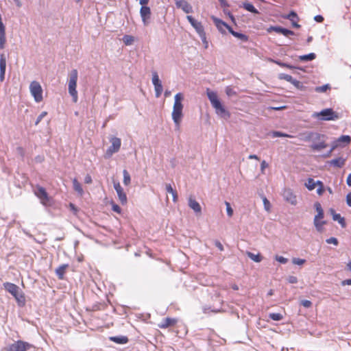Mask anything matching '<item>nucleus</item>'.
<instances>
[{
    "label": "nucleus",
    "instance_id": "nucleus-62",
    "mask_svg": "<svg viewBox=\"0 0 351 351\" xmlns=\"http://www.w3.org/2000/svg\"><path fill=\"white\" fill-rule=\"evenodd\" d=\"M220 3V5L224 9L230 6V4L228 3L227 0H218Z\"/></svg>",
    "mask_w": 351,
    "mask_h": 351
},
{
    "label": "nucleus",
    "instance_id": "nucleus-33",
    "mask_svg": "<svg viewBox=\"0 0 351 351\" xmlns=\"http://www.w3.org/2000/svg\"><path fill=\"white\" fill-rule=\"evenodd\" d=\"M73 189L77 192L78 194L82 195L84 193V190L82 189V186L81 184L78 182L77 178H73Z\"/></svg>",
    "mask_w": 351,
    "mask_h": 351
},
{
    "label": "nucleus",
    "instance_id": "nucleus-23",
    "mask_svg": "<svg viewBox=\"0 0 351 351\" xmlns=\"http://www.w3.org/2000/svg\"><path fill=\"white\" fill-rule=\"evenodd\" d=\"M230 34L234 37L239 39L242 42H247L249 40V36L242 32H236L232 27H230Z\"/></svg>",
    "mask_w": 351,
    "mask_h": 351
},
{
    "label": "nucleus",
    "instance_id": "nucleus-40",
    "mask_svg": "<svg viewBox=\"0 0 351 351\" xmlns=\"http://www.w3.org/2000/svg\"><path fill=\"white\" fill-rule=\"evenodd\" d=\"M123 42L124 43V44L127 46L128 45H131L134 40V37L131 36V35H128V34H125L123 36Z\"/></svg>",
    "mask_w": 351,
    "mask_h": 351
},
{
    "label": "nucleus",
    "instance_id": "nucleus-45",
    "mask_svg": "<svg viewBox=\"0 0 351 351\" xmlns=\"http://www.w3.org/2000/svg\"><path fill=\"white\" fill-rule=\"evenodd\" d=\"M154 86L155 90V96L156 97H159L163 91L162 84V83L159 84H155Z\"/></svg>",
    "mask_w": 351,
    "mask_h": 351
},
{
    "label": "nucleus",
    "instance_id": "nucleus-47",
    "mask_svg": "<svg viewBox=\"0 0 351 351\" xmlns=\"http://www.w3.org/2000/svg\"><path fill=\"white\" fill-rule=\"evenodd\" d=\"M198 35H199L202 43L204 45V48L207 49L208 47V43L206 39V32H202L201 34H199Z\"/></svg>",
    "mask_w": 351,
    "mask_h": 351
},
{
    "label": "nucleus",
    "instance_id": "nucleus-44",
    "mask_svg": "<svg viewBox=\"0 0 351 351\" xmlns=\"http://www.w3.org/2000/svg\"><path fill=\"white\" fill-rule=\"evenodd\" d=\"M278 78L279 80H285L290 82L291 84L292 83L293 80H294V78H293L291 75H290L289 74H286V73H279Z\"/></svg>",
    "mask_w": 351,
    "mask_h": 351
},
{
    "label": "nucleus",
    "instance_id": "nucleus-28",
    "mask_svg": "<svg viewBox=\"0 0 351 351\" xmlns=\"http://www.w3.org/2000/svg\"><path fill=\"white\" fill-rule=\"evenodd\" d=\"M316 58V54L313 52L309 53L308 54L300 55L298 56V59L300 61L302 62H311Z\"/></svg>",
    "mask_w": 351,
    "mask_h": 351
},
{
    "label": "nucleus",
    "instance_id": "nucleus-48",
    "mask_svg": "<svg viewBox=\"0 0 351 351\" xmlns=\"http://www.w3.org/2000/svg\"><path fill=\"white\" fill-rule=\"evenodd\" d=\"M223 12L225 14H226L229 17V19H230V21H232V23H234V25H237L236 19L230 10L223 9Z\"/></svg>",
    "mask_w": 351,
    "mask_h": 351
},
{
    "label": "nucleus",
    "instance_id": "nucleus-7",
    "mask_svg": "<svg viewBox=\"0 0 351 351\" xmlns=\"http://www.w3.org/2000/svg\"><path fill=\"white\" fill-rule=\"evenodd\" d=\"M111 145L106 149L104 157L108 159L110 158L114 154L117 153L121 145V138L112 136L110 138Z\"/></svg>",
    "mask_w": 351,
    "mask_h": 351
},
{
    "label": "nucleus",
    "instance_id": "nucleus-42",
    "mask_svg": "<svg viewBox=\"0 0 351 351\" xmlns=\"http://www.w3.org/2000/svg\"><path fill=\"white\" fill-rule=\"evenodd\" d=\"M330 89V86L329 84H325L322 86H316L315 88V91L317 93H325L328 90Z\"/></svg>",
    "mask_w": 351,
    "mask_h": 351
},
{
    "label": "nucleus",
    "instance_id": "nucleus-10",
    "mask_svg": "<svg viewBox=\"0 0 351 351\" xmlns=\"http://www.w3.org/2000/svg\"><path fill=\"white\" fill-rule=\"evenodd\" d=\"M267 32L268 33H271L272 32H275L277 34H282L285 36H293L295 35V32L291 29H289L286 27L280 26V25H271L267 29Z\"/></svg>",
    "mask_w": 351,
    "mask_h": 351
},
{
    "label": "nucleus",
    "instance_id": "nucleus-54",
    "mask_svg": "<svg viewBox=\"0 0 351 351\" xmlns=\"http://www.w3.org/2000/svg\"><path fill=\"white\" fill-rule=\"evenodd\" d=\"M225 204L226 206V213H227L228 216L232 217L234 211H233L232 208L231 207L230 204L228 202H226Z\"/></svg>",
    "mask_w": 351,
    "mask_h": 351
},
{
    "label": "nucleus",
    "instance_id": "nucleus-14",
    "mask_svg": "<svg viewBox=\"0 0 351 351\" xmlns=\"http://www.w3.org/2000/svg\"><path fill=\"white\" fill-rule=\"evenodd\" d=\"M284 18L289 20L291 22L292 27L294 28H300L301 26L298 23V21L300 20L299 16L295 11L291 10L289 14L284 16Z\"/></svg>",
    "mask_w": 351,
    "mask_h": 351
},
{
    "label": "nucleus",
    "instance_id": "nucleus-17",
    "mask_svg": "<svg viewBox=\"0 0 351 351\" xmlns=\"http://www.w3.org/2000/svg\"><path fill=\"white\" fill-rule=\"evenodd\" d=\"M6 71V57L4 53L0 54V81L2 82L5 80Z\"/></svg>",
    "mask_w": 351,
    "mask_h": 351
},
{
    "label": "nucleus",
    "instance_id": "nucleus-38",
    "mask_svg": "<svg viewBox=\"0 0 351 351\" xmlns=\"http://www.w3.org/2000/svg\"><path fill=\"white\" fill-rule=\"evenodd\" d=\"M271 136L274 138H276V137L290 138V137H291V136L290 134L283 132H281V131H278V130L272 131L271 132Z\"/></svg>",
    "mask_w": 351,
    "mask_h": 351
},
{
    "label": "nucleus",
    "instance_id": "nucleus-26",
    "mask_svg": "<svg viewBox=\"0 0 351 351\" xmlns=\"http://www.w3.org/2000/svg\"><path fill=\"white\" fill-rule=\"evenodd\" d=\"M314 208L317 211V214L315 215L314 219H322L324 217V212L322 207L321 204L319 202L314 203Z\"/></svg>",
    "mask_w": 351,
    "mask_h": 351
},
{
    "label": "nucleus",
    "instance_id": "nucleus-60",
    "mask_svg": "<svg viewBox=\"0 0 351 351\" xmlns=\"http://www.w3.org/2000/svg\"><path fill=\"white\" fill-rule=\"evenodd\" d=\"M346 204L351 207V192H349L346 197Z\"/></svg>",
    "mask_w": 351,
    "mask_h": 351
},
{
    "label": "nucleus",
    "instance_id": "nucleus-50",
    "mask_svg": "<svg viewBox=\"0 0 351 351\" xmlns=\"http://www.w3.org/2000/svg\"><path fill=\"white\" fill-rule=\"evenodd\" d=\"M263 202L265 210L267 211H269L271 209V203L265 196L263 197Z\"/></svg>",
    "mask_w": 351,
    "mask_h": 351
},
{
    "label": "nucleus",
    "instance_id": "nucleus-31",
    "mask_svg": "<svg viewBox=\"0 0 351 351\" xmlns=\"http://www.w3.org/2000/svg\"><path fill=\"white\" fill-rule=\"evenodd\" d=\"M176 8L182 9L186 14L193 12L192 6L184 0L180 3V6H176Z\"/></svg>",
    "mask_w": 351,
    "mask_h": 351
},
{
    "label": "nucleus",
    "instance_id": "nucleus-35",
    "mask_svg": "<svg viewBox=\"0 0 351 351\" xmlns=\"http://www.w3.org/2000/svg\"><path fill=\"white\" fill-rule=\"evenodd\" d=\"M333 221H337L341 228H344L346 227V219L343 217H341V215L339 213H337V215H334Z\"/></svg>",
    "mask_w": 351,
    "mask_h": 351
},
{
    "label": "nucleus",
    "instance_id": "nucleus-15",
    "mask_svg": "<svg viewBox=\"0 0 351 351\" xmlns=\"http://www.w3.org/2000/svg\"><path fill=\"white\" fill-rule=\"evenodd\" d=\"M114 189L117 193L121 203L123 205L126 204L128 200L126 193L124 192L123 189L121 187L119 182H114Z\"/></svg>",
    "mask_w": 351,
    "mask_h": 351
},
{
    "label": "nucleus",
    "instance_id": "nucleus-29",
    "mask_svg": "<svg viewBox=\"0 0 351 351\" xmlns=\"http://www.w3.org/2000/svg\"><path fill=\"white\" fill-rule=\"evenodd\" d=\"M337 140L340 146L345 147L350 143L351 136L350 135H341Z\"/></svg>",
    "mask_w": 351,
    "mask_h": 351
},
{
    "label": "nucleus",
    "instance_id": "nucleus-59",
    "mask_svg": "<svg viewBox=\"0 0 351 351\" xmlns=\"http://www.w3.org/2000/svg\"><path fill=\"white\" fill-rule=\"evenodd\" d=\"M340 146L339 143L337 142V140H335L332 141L331 146H330V152H333L337 147Z\"/></svg>",
    "mask_w": 351,
    "mask_h": 351
},
{
    "label": "nucleus",
    "instance_id": "nucleus-20",
    "mask_svg": "<svg viewBox=\"0 0 351 351\" xmlns=\"http://www.w3.org/2000/svg\"><path fill=\"white\" fill-rule=\"evenodd\" d=\"M109 340L120 345L126 344L129 341L128 337L125 335L111 336L109 337Z\"/></svg>",
    "mask_w": 351,
    "mask_h": 351
},
{
    "label": "nucleus",
    "instance_id": "nucleus-24",
    "mask_svg": "<svg viewBox=\"0 0 351 351\" xmlns=\"http://www.w3.org/2000/svg\"><path fill=\"white\" fill-rule=\"evenodd\" d=\"M240 7L254 14L259 13L258 10L254 6V5L248 1L243 2Z\"/></svg>",
    "mask_w": 351,
    "mask_h": 351
},
{
    "label": "nucleus",
    "instance_id": "nucleus-2",
    "mask_svg": "<svg viewBox=\"0 0 351 351\" xmlns=\"http://www.w3.org/2000/svg\"><path fill=\"white\" fill-rule=\"evenodd\" d=\"M326 138L327 136L324 134L311 131L307 132L304 140L305 141L312 142L310 146L312 150L319 152L328 147V144L326 142Z\"/></svg>",
    "mask_w": 351,
    "mask_h": 351
},
{
    "label": "nucleus",
    "instance_id": "nucleus-34",
    "mask_svg": "<svg viewBox=\"0 0 351 351\" xmlns=\"http://www.w3.org/2000/svg\"><path fill=\"white\" fill-rule=\"evenodd\" d=\"M247 255L251 260H252L255 263H260L263 260V256L260 253L254 254L251 252H247Z\"/></svg>",
    "mask_w": 351,
    "mask_h": 351
},
{
    "label": "nucleus",
    "instance_id": "nucleus-8",
    "mask_svg": "<svg viewBox=\"0 0 351 351\" xmlns=\"http://www.w3.org/2000/svg\"><path fill=\"white\" fill-rule=\"evenodd\" d=\"M29 90L36 102L38 103L43 100V88L39 82L36 81L32 82L29 85Z\"/></svg>",
    "mask_w": 351,
    "mask_h": 351
},
{
    "label": "nucleus",
    "instance_id": "nucleus-16",
    "mask_svg": "<svg viewBox=\"0 0 351 351\" xmlns=\"http://www.w3.org/2000/svg\"><path fill=\"white\" fill-rule=\"evenodd\" d=\"M284 199L290 203L291 205H296L297 204V198L296 196L293 194L291 189H285L283 193Z\"/></svg>",
    "mask_w": 351,
    "mask_h": 351
},
{
    "label": "nucleus",
    "instance_id": "nucleus-46",
    "mask_svg": "<svg viewBox=\"0 0 351 351\" xmlns=\"http://www.w3.org/2000/svg\"><path fill=\"white\" fill-rule=\"evenodd\" d=\"M152 82L153 85L159 84L162 83L160 80L159 79V76L158 75V73L156 71H152Z\"/></svg>",
    "mask_w": 351,
    "mask_h": 351
},
{
    "label": "nucleus",
    "instance_id": "nucleus-41",
    "mask_svg": "<svg viewBox=\"0 0 351 351\" xmlns=\"http://www.w3.org/2000/svg\"><path fill=\"white\" fill-rule=\"evenodd\" d=\"M297 89L302 91L306 90V86H304L303 84L297 80L296 79H294L291 83Z\"/></svg>",
    "mask_w": 351,
    "mask_h": 351
},
{
    "label": "nucleus",
    "instance_id": "nucleus-6",
    "mask_svg": "<svg viewBox=\"0 0 351 351\" xmlns=\"http://www.w3.org/2000/svg\"><path fill=\"white\" fill-rule=\"evenodd\" d=\"M69 77H70L68 84L69 93L73 97V100L76 101L77 99V91L76 87L78 77V72L77 69L71 70Z\"/></svg>",
    "mask_w": 351,
    "mask_h": 351
},
{
    "label": "nucleus",
    "instance_id": "nucleus-18",
    "mask_svg": "<svg viewBox=\"0 0 351 351\" xmlns=\"http://www.w3.org/2000/svg\"><path fill=\"white\" fill-rule=\"evenodd\" d=\"M346 161V158H343V157H337L332 159L330 161H328L327 163L330 166H332L336 168H341L344 166Z\"/></svg>",
    "mask_w": 351,
    "mask_h": 351
},
{
    "label": "nucleus",
    "instance_id": "nucleus-49",
    "mask_svg": "<svg viewBox=\"0 0 351 351\" xmlns=\"http://www.w3.org/2000/svg\"><path fill=\"white\" fill-rule=\"evenodd\" d=\"M326 243L328 244H333L335 246L339 245V240L336 237H330L326 239Z\"/></svg>",
    "mask_w": 351,
    "mask_h": 351
},
{
    "label": "nucleus",
    "instance_id": "nucleus-21",
    "mask_svg": "<svg viewBox=\"0 0 351 351\" xmlns=\"http://www.w3.org/2000/svg\"><path fill=\"white\" fill-rule=\"evenodd\" d=\"M5 42H6L5 27L2 21V19H1L0 20V49H4Z\"/></svg>",
    "mask_w": 351,
    "mask_h": 351
},
{
    "label": "nucleus",
    "instance_id": "nucleus-12",
    "mask_svg": "<svg viewBox=\"0 0 351 351\" xmlns=\"http://www.w3.org/2000/svg\"><path fill=\"white\" fill-rule=\"evenodd\" d=\"M35 195L40 199L41 203L43 205L49 200V196L43 186L38 185L36 191H35Z\"/></svg>",
    "mask_w": 351,
    "mask_h": 351
},
{
    "label": "nucleus",
    "instance_id": "nucleus-30",
    "mask_svg": "<svg viewBox=\"0 0 351 351\" xmlns=\"http://www.w3.org/2000/svg\"><path fill=\"white\" fill-rule=\"evenodd\" d=\"M68 264H62L56 269V274L57 275L58 278L60 280L64 279L65 270L68 267Z\"/></svg>",
    "mask_w": 351,
    "mask_h": 351
},
{
    "label": "nucleus",
    "instance_id": "nucleus-61",
    "mask_svg": "<svg viewBox=\"0 0 351 351\" xmlns=\"http://www.w3.org/2000/svg\"><path fill=\"white\" fill-rule=\"evenodd\" d=\"M314 20L317 23H322L324 21V16L322 15L317 14V15L315 16Z\"/></svg>",
    "mask_w": 351,
    "mask_h": 351
},
{
    "label": "nucleus",
    "instance_id": "nucleus-22",
    "mask_svg": "<svg viewBox=\"0 0 351 351\" xmlns=\"http://www.w3.org/2000/svg\"><path fill=\"white\" fill-rule=\"evenodd\" d=\"M14 343L16 346V350L17 351H26L27 349L32 347V344L22 340H18Z\"/></svg>",
    "mask_w": 351,
    "mask_h": 351
},
{
    "label": "nucleus",
    "instance_id": "nucleus-36",
    "mask_svg": "<svg viewBox=\"0 0 351 351\" xmlns=\"http://www.w3.org/2000/svg\"><path fill=\"white\" fill-rule=\"evenodd\" d=\"M271 62L276 64L277 65L281 66V67H286L289 69H292L293 68H295L294 65H292L289 63L284 62L281 61L280 60H271Z\"/></svg>",
    "mask_w": 351,
    "mask_h": 351
},
{
    "label": "nucleus",
    "instance_id": "nucleus-51",
    "mask_svg": "<svg viewBox=\"0 0 351 351\" xmlns=\"http://www.w3.org/2000/svg\"><path fill=\"white\" fill-rule=\"evenodd\" d=\"M306 259L304 258H293L292 263L294 265H302L306 263Z\"/></svg>",
    "mask_w": 351,
    "mask_h": 351
},
{
    "label": "nucleus",
    "instance_id": "nucleus-19",
    "mask_svg": "<svg viewBox=\"0 0 351 351\" xmlns=\"http://www.w3.org/2000/svg\"><path fill=\"white\" fill-rule=\"evenodd\" d=\"M189 206L197 214H201L202 207L200 204L192 197L189 198Z\"/></svg>",
    "mask_w": 351,
    "mask_h": 351
},
{
    "label": "nucleus",
    "instance_id": "nucleus-32",
    "mask_svg": "<svg viewBox=\"0 0 351 351\" xmlns=\"http://www.w3.org/2000/svg\"><path fill=\"white\" fill-rule=\"evenodd\" d=\"M165 189L167 193L172 195L173 202H176L178 201V193H177L176 190L173 189L171 184H167L166 186H165Z\"/></svg>",
    "mask_w": 351,
    "mask_h": 351
},
{
    "label": "nucleus",
    "instance_id": "nucleus-4",
    "mask_svg": "<svg viewBox=\"0 0 351 351\" xmlns=\"http://www.w3.org/2000/svg\"><path fill=\"white\" fill-rule=\"evenodd\" d=\"M3 289L10 293L16 300L19 306L23 307L25 305V296L23 291L15 284L6 282L3 284Z\"/></svg>",
    "mask_w": 351,
    "mask_h": 351
},
{
    "label": "nucleus",
    "instance_id": "nucleus-13",
    "mask_svg": "<svg viewBox=\"0 0 351 351\" xmlns=\"http://www.w3.org/2000/svg\"><path fill=\"white\" fill-rule=\"evenodd\" d=\"M186 19L191 24V25L195 29V32H197V34L205 32L204 26L202 25V23L197 21L193 16H186Z\"/></svg>",
    "mask_w": 351,
    "mask_h": 351
},
{
    "label": "nucleus",
    "instance_id": "nucleus-64",
    "mask_svg": "<svg viewBox=\"0 0 351 351\" xmlns=\"http://www.w3.org/2000/svg\"><path fill=\"white\" fill-rule=\"evenodd\" d=\"M93 182V180H92V178L91 176L89 175V174H87L85 177H84V182L86 184H90L92 183Z\"/></svg>",
    "mask_w": 351,
    "mask_h": 351
},
{
    "label": "nucleus",
    "instance_id": "nucleus-53",
    "mask_svg": "<svg viewBox=\"0 0 351 351\" xmlns=\"http://www.w3.org/2000/svg\"><path fill=\"white\" fill-rule=\"evenodd\" d=\"M111 206H112V211H114L118 214H120L121 213V207L112 201L111 202Z\"/></svg>",
    "mask_w": 351,
    "mask_h": 351
},
{
    "label": "nucleus",
    "instance_id": "nucleus-56",
    "mask_svg": "<svg viewBox=\"0 0 351 351\" xmlns=\"http://www.w3.org/2000/svg\"><path fill=\"white\" fill-rule=\"evenodd\" d=\"M300 304L305 308H310L312 306L311 301L308 300H301Z\"/></svg>",
    "mask_w": 351,
    "mask_h": 351
},
{
    "label": "nucleus",
    "instance_id": "nucleus-39",
    "mask_svg": "<svg viewBox=\"0 0 351 351\" xmlns=\"http://www.w3.org/2000/svg\"><path fill=\"white\" fill-rule=\"evenodd\" d=\"M123 183L125 186H128L131 182V177L126 169L123 170Z\"/></svg>",
    "mask_w": 351,
    "mask_h": 351
},
{
    "label": "nucleus",
    "instance_id": "nucleus-25",
    "mask_svg": "<svg viewBox=\"0 0 351 351\" xmlns=\"http://www.w3.org/2000/svg\"><path fill=\"white\" fill-rule=\"evenodd\" d=\"M177 322V320L174 318L165 317L162 319V322L158 325L161 328H166L169 326H172Z\"/></svg>",
    "mask_w": 351,
    "mask_h": 351
},
{
    "label": "nucleus",
    "instance_id": "nucleus-57",
    "mask_svg": "<svg viewBox=\"0 0 351 351\" xmlns=\"http://www.w3.org/2000/svg\"><path fill=\"white\" fill-rule=\"evenodd\" d=\"M226 94L228 96V97H231L232 95H236V92L230 86H227L226 88Z\"/></svg>",
    "mask_w": 351,
    "mask_h": 351
},
{
    "label": "nucleus",
    "instance_id": "nucleus-27",
    "mask_svg": "<svg viewBox=\"0 0 351 351\" xmlns=\"http://www.w3.org/2000/svg\"><path fill=\"white\" fill-rule=\"evenodd\" d=\"M327 223V221L322 220V219H313V224L316 230L322 232L324 230V226Z\"/></svg>",
    "mask_w": 351,
    "mask_h": 351
},
{
    "label": "nucleus",
    "instance_id": "nucleus-43",
    "mask_svg": "<svg viewBox=\"0 0 351 351\" xmlns=\"http://www.w3.org/2000/svg\"><path fill=\"white\" fill-rule=\"evenodd\" d=\"M269 317L274 321H281L283 319V315L280 313H270Z\"/></svg>",
    "mask_w": 351,
    "mask_h": 351
},
{
    "label": "nucleus",
    "instance_id": "nucleus-9",
    "mask_svg": "<svg viewBox=\"0 0 351 351\" xmlns=\"http://www.w3.org/2000/svg\"><path fill=\"white\" fill-rule=\"evenodd\" d=\"M211 19L213 21L214 24L215 25L216 27L217 28L218 31L221 34H226V31L225 28L230 33V27H232L229 24H228L226 22L223 21L221 19L217 18V16H212Z\"/></svg>",
    "mask_w": 351,
    "mask_h": 351
},
{
    "label": "nucleus",
    "instance_id": "nucleus-11",
    "mask_svg": "<svg viewBox=\"0 0 351 351\" xmlns=\"http://www.w3.org/2000/svg\"><path fill=\"white\" fill-rule=\"evenodd\" d=\"M140 15L142 19V22L144 25H147L149 23V20L151 17V9L147 5H141Z\"/></svg>",
    "mask_w": 351,
    "mask_h": 351
},
{
    "label": "nucleus",
    "instance_id": "nucleus-58",
    "mask_svg": "<svg viewBox=\"0 0 351 351\" xmlns=\"http://www.w3.org/2000/svg\"><path fill=\"white\" fill-rule=\"evenodd\" d=\"M287 280L290 284H295L298 282V278L294 276H289Z\"/></svg>",
    "mask_w": 351,
    "mask_h": 351
},
{
    "label": "nucleus",
    "instance_id": "nucleus-3",
    "mask_svg": "<svg viewBox=\"0 0 351 351\" xmlns=\"http://www.w3.org/2000/svg\"><path fill=\"white\" fill-rule=\"evenodd\" d=\"M183 99L184 95L182 93H178L174 96V104L173 106L171 117L175 125L178 127L180 126L182 119L183 117Z\"/></svg>",
    "mask_w": 351,
    "mask_h": 351
},
{
    "label": "nucleus",
    "instance_id": "nucleus-37",
    "mask_svg": "<svg viewBox=\"0 0 351 351\" xmlns=\"http://www.w3.org/2000/svg\"><path fill=\"white\" fill-rule=\"evenodd\" d=\"M304 186L308 191H313L316 187L315 180L313 178H308L304 183Z\"/></svg>",
    "mask_w": 351,
    "mask_h": 351
},
{
    "label": "nucleus",
    "instance_id": "nucleus-52",
    "mask_svg": "<svg viewBox=\"0 0 351 351\" xmlns=\"http://www.w3.org/2000/svg\"><path fill=\"white\" fill-rule=\"evenodd\" d=\"M274 258L276 261L281 264H286L288 262V258L282 256L276 255Z\"/></svg>",
    "mask_w": 351,
    "mask_h": 351
},
{
    "label": "nucleus",
    "instance_id": "nucleus-55",
    "mask_svg": "<svg viewBox=\"0 0 351 351\" xmlns=\"http://www.w3.org/2000/svg\"><path fill=\"white\" fill-rule=\"evenodd\" d=\"M47 114V112H45V111H43L37 117L36 121H35V125H37L40 121Z\"/></svg>",
    "mask_w": 351,
    "mask_h": 351
},
{
    "label": "nucleus",
    "instance_id": "nucleus-5",
    "mask_svg": "<svg viewBox=\"0 0 351 351\" xmlns=\"http://www.w3.org/2000/svg\"><path fill=\"white\" fill-rule=\"evenodd\" d=\"M312 117L319 121H335L339 118L338 113L331 108H324L319 112H315Z\"/></svg>",
    "mask_w": 351,
    "mask_h": 351
},
{
    "label": "nucleus",
    "instance_id": "nucleus-1",
    "mask_svg": "<svg viewBox=\"0 0 351 351\" xmlns=\"http://www.w3.org/2000/svg\"><path fill=\"white\" fill-rule=\"evenodd\" d=\"M206 95L217 116L226 120L228 119L231 114L219 98L217 92L207 88Z\"/></svg>",
    "mask_w": 351,
    "mask_h": 351
},
{
    "label": "nucleus",
    "instance_id": "nucleus-63",
    "mask_svg": "<svg viewBox=\"0 0 351 351\" xmlns=\"http://www.w3.org/2000/svg\"><path fill=\"white\" fill-rule=\"evenodd\" d=\"M215 245L220 250V251H223V245L221 244V243L218 241V240H216L215 241Z\"/></svg>",
    "mask_w": 351,
    "mask_h": 351
}]
</instances>
